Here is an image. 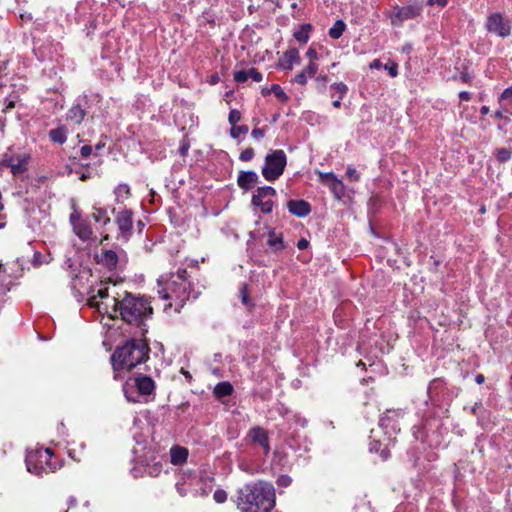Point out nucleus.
I'll list each match as a JSON object with an SVG mask.
<instances>
[{
	"mask_svg": "<svg viewBox=\"0 0 512 512\" xmlns=\"http://www.w3.org/2000/svg\"><path fill=\"white\" fill-rule=\"evenodd\" d=\"M128 294L125 295L122 301L112 298L113 312L110 313V318L118 322V313L121 317L120 323H116L109 327L108 339L115 344V350L110 357L111 365L113 368L114 379L121 380L123 374L128 371V308L125 305V300Z\"/></svg>",
	"mask_w": 512,
	"mask_h": 512,
	"instance_id": "obj_1",
	"label": "nucleus"
},
{
	"mask_svg": "<svg viewBox=\"0 0 512 512\" xmlns=\"http://www.w3.org/2000/svg\"><path fill=\"white\" fill-rule=\"evenodd\" d=\"M234 502L240 512H270L275 505V490L267 482L247 483L237 490Z\"/></svg>",
	"mask_w": 512,
	"mask_h": 512,
	"instance_id": "obj_2",
	"label": "nucleus"
},
{
	"mask_svg": "<svg viewBox=\"0 0 512 512\" xmlns=\"http://www.w3.org/2000/svg\"><path fill=\"white\" fill-rule=\"evenodd\" d=\"M193 290L192 283L178 282L177 280H168L162 290H159V295L164 300H169L164 305V311L174 308L175 313H180L190 298Z\"/></svg>",
	"mask_w": 512,
	"mask_h": 512,
	"instance_id": "obj_3",
	"label": "nucleus"
},
{
	"mask_svg": "<svg viewBox=\"0 0 512 512\" xmlns=\"http://www.w3.org/2000/svg\"><path fill=\"white\" fill-rule=\"evenodd\" d=\"M152 315L153 307L150 298L130 293V325L135 322L144 335L147 333L145 320L151 318Z\"/></svg>",
	"mask_w": 512,
	"mask_h": 512,
	"instance_id": "obj_4",
	"label": "nucleus"
},
{
	"mask_svg": "<svg viewBox=\"0 0 512 512\" xmlns=\"http://www.w3.org/2000/svg\"><path fill=\"white\" fill-rule=\"evenodd\" d=\"M423 4L420 1H414L408 5H394L385 11V16L390 20L393 27H402L405 21L415 20L423 13Z\"/></svg>",
	"mask_w": 512,
	"mask_h": 512,
	"instance_id": "obj_5",
	"label": "nucleus"
},
{
	"mask_svg": "<svg viewBox=\"0 0 512 512\" xmlns=\"http://www.w3.org/2000/svg\"><path fill=\"white\" fill-rule=\"evenodd\" d=\"M54 456L52 449L41 448L30 451L26 456L27 469L30 472L40 475L43 472H52L55 466L52 465L51 459Z\"/></svg>",
	"mask_w": 512,
	"mask_h": 512,
	"instance_id": "obj_6",
	"label": "nucleus"
},
{
	"mask_svg": "<svg viewBox=\"0 0 512 512\" xmlns=\"http://www.w3.org/2000/svg\"><path fill=\"white\" fill-rule=\"evenodd\" d=\"M287 165V156L281 149L272 150L265 157V163L262 167L263 177L270 182H273L283 174Z\"/></svg>",
	"mask_w": 512,
	"mask_h": 512,
	"instance_id": "obj_7",
	"label": "nucleus"
},
{
	"mask_svg": "<svg viewBox=\"0 0 512 512\" xmlns=\"http://www.w3.org/2000/svg\"><path fill=\"white\" fill-rule=\"evenodd\" d=\"M134 386L139 396L142 397V400H137L130 396V402L148 403L149 401L154 400L156 383L152 377L139 374L134 377Z\"/></svg>",
	"mask_w": 512,
	"mask_h": 512,
	"instance_id": "obj_8",
	"label": "nucleus"
},
{
	"mask_svg": "<svg viewBox=\"0 0 512 512\" xmlns=\"http://www.w3.org/2000/svg\"><path fill=\"white\" fill-rule=\"evenodd\" d=\"M150 351L146 338H130V371L137 365L146 362L150 358Z\"/></svg>",
	"mask_w": 512,
	"mask_h": 512,
	"instance_id": "obj_9",
	"label": "nucleus"
},
{
	"mask_svg": "<svg viewBox=\"0 0 512 512\" xmlns=\"http://www.w3.org/2000/svg\"><path fill=\"white\" fill-rule=\"evenodd\" d=\"M245 441L248 445L259 446L265 456L270 453L269 432L261 426L251 427L246 434Z\"/></svg>",
	"mask_w": 512,
	"mask_h": 512,
	"instance_id": "obj_10",
	"label": "nucleus"
},
{
	"mask_svg": "<svg viewBox=\"0 0 512 512\" xmlns=\"http://www.w3.org/2000/svg\"><path fill=\"white\" fill-rule=\"evenodd\" d=\"M486 30L498 37L505 38L511 34L510 20L505 19L501 13H492L488 16Z\"/></svg>",
	"mask_w": 512,
	"mask_h": 512,
	"instance_id": "obj_11",
	"label": "nucleus"
},
{
	"mask_svg": "<svg viewBox=\"0 0 512 512\" xmlns=\"http://www.w3.org/2000/svg\"><path fill=\"white\" fill-rule=\"evenodd\" d=\"M404 411L401 409H387L379 420V425L385 430L393 433L400 432L399 419L403 418Z\"/></svg>",
	"mask_w": 512,
	"mask_h": 512,
	"instance_id": "obj_12",
	"label": "nucleus"
},
{
	"mask_svg": "<svg viewBox=\"0 0 512 512\" xmlns=\"http://www.w3.org/2000/svg\"><path fill=\"white\" fill-rule=\"evenodd\" d=\"M116 201L118 204L123 205V210H120L122 215L120 219V229L125 232L128 230V212L125 210L124 202L128 198V185H119L115 190ZM119 209H121L119 207Z\"/></svg>",
	"mask_w": 512,
	"mask_h": 512,
	"instance_id": "obj_13",
	"label": "nucleus"
},
{
	"mask_svg": "<svg viewBox=\"0 0 512 512\" xmlns=\"http://www.w3.org/2000/svg\"><path fill=\"white\" fill-rule=\"evenodd\" d=\"M301 58L297 48H289L279 59L278 67L282 70L291 71L295 64H300Z\"/></svg>",
	"mask_w": 512,
	"mask_h": 512,
	"instance_id": "obj_14",
	"label": "nucleus"
},
{
	"mask_svg": "<svg viewBox=\"0 0 512 512\" xmlns=\"http://www.w3.org/2000/svg\"><path fill=\"white\" fill-rule=\"evenodd\" d=\"M259 182V176L255 171H240L237 177V185L243 191L251 190Z\"/></svg>",
	"mask_w": 512,
	"mask_h": 512,
	"instance_id": "obj_15",
	"label": "nucleus"
},
{
	"mask_svg": "<svg viewBox=\"0 0 512 512\" xmlns=\"http://www.w3.org/2000/svg\"><path fill=\"white\" fill-rule=\"evenodd\" d=\"M287 209L290 214L303 218L310 214L311 205L305 200H289L287 202Z\"/></svg>",
	"mask_w": 512,
	"mask_h": 512,
	"instance_id": "obj_16",
	"label": "nucleus"
},
{
	"mask_svg": "<svg viewBox=\"0 0 512 512\" xmlns=\"http://www.w3.org/2000/svg\"><path fill=\"white\" fill-rule=\"evenodd\" d=\"M170 463L174 466H181L187 462L189 450L180 445H173L169 451Z\"/></svg>",
	"mask_w": 512,
	"mask_h": 512,
	"instance_id": "obj_17",
	"label": "nucleus"
},
{
	"mask_svg": "<svg viewBox=\"0 0 512 512\" xmlns=\"http://www.w3.org/2000/svg\"><path fill=\"white\" fill-rule=\"evenodd\" d=\"M249 78H251L255 82H261L263 79V75L256 68L251 67L247 70H238L233 74V79L236 83H244Z\"/></svg>",
	"mask_w": 512,
	"mask_h": 512,
	"instance_id": "obj_18",
	"label": "nucleus"
},
{
	"mask_svg": "<svg viewBox=\"0 0 512 512\" xmlns=\"http://www.w3.org/2000/svg\"><path fill=\"white\" fill-rule=\"evenodd\" d=\"M76 233L82 240H97L98 237L94 235L93 225L90 219H85L76 226Z\"/></svg>",
	"mask_w": 512,
	"mask_h": 512,
	"instance_id": "obj_19",
	"label": "nucleus"
},
{
	"mask_svg": "<svg viewBox=\"0 0 512 512\" xmlns=\"http://www.w3.org/2000/svg\"><path fill=\"white\" fill-rule=\"evenodd\" d=\"M97 262L109 270L116 268L118 256L113 250H102L100 255H96Z\"/></svg>",
	"mask_w": 512,
	"mask_h": 512,
	"instance_id": "obj_20",
	"label": "nucleus"
},
{
	"mask_svg": "<svg viewBox=\"0 0 512 512\" xmlns=\"http://www.w3.org/2000/svg\"><path fill=\"white\" fill-rule=\"evenodd\" d=\"M323 179L329 180V187L332 191V193L340 199L344 192V185L342 181L337 179V177L332 173H326L322 175Z\"/></svg>",
	"mask_w": 512,
	"mask_h": 512,
	"instance_id": "obj_21",
	"label": "nucleus"
},
{
	"mask_svg": "<svg viewBox=\"0 0 512 512\" xmlns=\"http://www.w3.org/2000/svg\"><path fill=\"white\" fill-rule=\"evenodd\" d=\"M30 156L29 155H18L16 157V161L14 165H10L11 173L16 176L23 174L28 170V162H29Z\"/></svg>",
	"mask_w": 512,
	"mask_h": 512,
	"instance_id": "obj_22",
	"label": "nucleus"
},
{
	"mask_svg": "<svg viewBox=\"0 0 512 512\" xmlns=\"http://www.w3.org/2000/svg\"><path fill=\"white\" fill-rule=\"evenodd\" d=\"M87 219L91 220L92 225L95 227L96 230H100L106 224L110 223V218L107 216L106 212L102 210H97L96 212L88 216Z\"/></svg>",
	"mask_w": 512,
	"mask_h": 512,
	"instance_id": "obj_23",
	"label": "nucleus"
},
{
	"mask_svg": "<svg viewBox=\"0 0 512 512\" xmlns=\"http://www.w3.org/2000/svg\"><path fill=\"white\" fill-rule=\"evenodd\" d=\"M274 94L275 97L282 103H286L289 100L288 95L284 92L279 84H273L270 88H263L261 94L265 97L270 94Z\"/></svg>",
	"mask_w": 512,
	"mask_h": 512,
	"instance_id": "obj_24",
	"label": "nucleus"
},
{
	"mask_svg": "<svg viewBox=\"0 0 512 512\" xmlns=\"http://www.w3.org/2000/svg\"><path fill=\"white\" fill-rule=\"evenodd\" d=\"M87 112L79 104L72 106L67 112V119L75 124H80Z\"/></svg>",
	"mask_w": 512,
	"mask_h": 512,
	"instance_id": "obj_25",
	"label": "nucleus"
},
{
	"mask_svg": "<svg viewBox=\"0 0 512 512\" xmlns=\"http://www.w3.org/2000/svg\"><path fill=\"white\" fill-rule=\"evenodd\" d=\"M267 245L275 252L281 251L285 248L282 235L276 234L274 229L270 230L268 233Z\"/></svg>",
	"mask_w": 512,
	"mask_h": 512,
	"instance_id": "obj_26",
	"label": "nucleus"
},
{
	"mask_svg": "<svg viewBox=\"0 0 512 512\" xmlns=\"http://www.w3.org/2000/svg\"><path fill=\"white\" fill-rule=\"evenodd\" d=\"M234 391L233 385L228 381L219 382L214 387V395L216 398L230 396Z\"/></svg>",
	"mask_w": 512,
	"mask_h": 512,
	"instance_id": "obj_27",
	"label": "nucleus"
},
{
	"mask_svg": "<svg viewBox=\"0 0 512 512\" xmlns=\"http://www.w3.org/2000/svg\"><path fill=\"white\" fill-rule=\"evenodd\" d=\"M331 90L335 91L336 94H339V99H336L332 102L333 107L340 108L341 107V100L345 97V95L348 92V86L343 83H333L330 86Z\"/></svg>",
	"mask_w": 512,
	"mask_h": 512,
	"instance_id": "obj_28",
	"label": "nucleus"
},
{
	"mask_svg": "<svg viewBox=\"0 0 512 512\" xmlns=\"http://www.w3.org/2000/svg\"><path fill=\"white\" fill-rule=\"evenodd\" d=\"M49 138L52 142L64 144L67 140V129L64 126L49 131Z\"/></svg>",
	"mask_w": 512,
	"mask_h": 512,
	"instance_id": "obj_29",
	"label": "nucleus"
},
{
	"mask_svg": "<svg viewBox=\"0 0 512 512\" xmlns=\"http://www.w3.org/2000/svg\"><path fill=\"white\" fill-rule=\"evenodd\" d=\"M311 30L312 25L309 23H305L300 26L299 30L294 32L293 36L298 42L306 44L309 41V33Z\"/></svg>",
	"mask_w": 512,
	"mask_h": 512,
	"instance_id": "obj_30",
	"label": "nucleus"
},
{
	"mask_svg": "<svg viewBox=\"0 0 512 512\" xmlns=\"http://www.w3.org/2000/svg\"><path fill=\"white\" fill-rule=\"evenodd\" d=\"M346 29V24L343 20H337L334 22L333 26L329 29L328 35L330 38L336 40L339 39Z\"/></svg>",
	"mask_w": 512,
	"mask_h": 512,
	"instance_id": "obj_31",
	"label": "nucleus"
},
{
	"mask_svg": "<svg viewBox=\"0 0 512 512\" xmlns=\"http://www.w3.org/2000/svg\"><path fill=\"white\" fill-rule=\"evenodd\" d=\"M107 297H108V289L100 288L97 290L96 294H93L88 298V305L92 308L100 309V303L97 301V298L104 299Z\"/></svg>",
	"mask_w": 512,
	"mask_h": 512,
	"instance_id": "obj_32",
	"label": "nucleus"
},
{
	"mask_svg": "<svg viewBox=\"0 0 512 512\" xmlns=\"http://www.w3.org/2000/svg\"><path fill=\"white\" fill-rule=\"evenodd\" d=\"M328 76L326 74H318L314 78V87L318 92H324L328 84Z\"/></svg>",
	"mask_w": 512,
	"mask_h": 512,
	"instance_id": "obj_33",
	"label": "nucleus"
},
{
	"mask_svg": "<svg viewBox=\"0 0 512 512\" xmlns=\"http://www.w3.org/2000/svg\"><path fill=\"white\" fill-rule=\"evenodd\" d=\"M249 131V128L247 125H234V126H231V129H230V136L233 138V139H237L241 134H247Z\"/></svg>",
	"mask_w": 512,
	"mask_h": 512,
	"instance_id": "obj_34",
	"label": "nucleus"
},
{
	"mask_svg": "<svg viewBox=\"0 0 512 512\" xmlns=\"http://www.w3.org/2000/svg\"><path fill=\"white\" fill-rule=\"evenodd\" d=\"M259 207L261 212L264 214H269L273 211L274 202L271 199L260 201L259 204L255 205Z\"/></svg>",
	"mask_w": 512,
	"mask_h": 512,
	"instance_id": "obj_35",
	"label": "nucleus"
},
{
	"mask_svg": "<svg viewBox=\"0 0 512 512\" xmlns=\"http://www.w3.org/2000/svg\"><path fill=\"white\" fill-rule=\"evenodd\" d=\"M309 78H315L318 75L319 66L317 63L308 62L303 68Z\"/></svg>",
	"mask_w": 512,
	"mask_h": 512,
	"instance_id": "obj_36",
	"label": "nucleus"
},
{
	"mask_svg": "<svg viewBox=\"0 0 512 512\" xmlns=\"http://www.w3.org/2000/svg\"><path fill=\"white\" fill-rule=\"evenodd\" d=\"M292 83H297L301 86H305L308 82V76L306 72L302 69L300 72H298L294 78L291 80Z\"/></svg>",
	"mask_w": 512,
	"mask_h": 512,
	"instance_id": "obj_37",
	"label": "nucleus"
},
{
	"mask_svg": "<svg viewBox=\"0 0 512 512\" xmlns=\"http://www.w3.org/2000/svg\"><path fill=\"white\" fill-rule=\"evenodd\" d=\"M255 156V151L252 147H248L246 149H244L240 155H239V160L243 161V162H248V161H251Z\"/></svg>",
	"mask_w": 512,
	"mask_h": 512,
	"instance_id": "obj_38",
	"label": "nucleus"
},
{
	"mask_svg": "<svg viewBox=\"0 0 512 512\" xmlns=\"http://www.w3.org/2000/svg\"><path fill=\"white\" fill-rule=\"evenodd\" d=\"M241 112L237 109H231L228 115V122L231 126H234L241 120Z\"/></svg>",
	"mask_w": 512,
	"mask_h": 512,
	"instance_id": "obj_39",
	"label": "nucleus"
},
{
	"mask_svg": "<svg viewBox=\"0 0 512 512\" xmlns=\"http://www.w3.org/2000/svg\"><path fill=\"white\" fill-rule=\"evenodd\" d=\"M178 282L191 283L189 281V274L186 268H178L176 272V279Z\"/></svg>",
	"mask_w": 512,
	"mask_h": 512,
	"instance_id": "obj_40",
	"label": "nucleus"
},
{
	"mask_svg": "<svg viewBox=\"0 0 512 512\" xmlns=\"http://www.w3.org/2000/svg\"><path fill=\"white\" fill-rule=\"evenodd\" d=\"M496 156H497L498 160H500L501 162H505L511 158L512 152H511V150H508L505 148H500V149H497Z\"/></svg>",
	"mask_w": 512,
	"mask_h": 512,
	"instance_id": "obj_41",
	"label": "nucleus"
},
{
	"mask_svg": "<svg viewBox=\"0 0 512 512\" xmlns=\"http://www.w3.org/2000/svg\"><path fill=\"white\" fill-rule=\"evenodd\" d=\"M383 68L388 72V74L394 78L398 75V64L394 61L387 63L383 66Z\"/></svg>",
	"mask_w": 512,
	"mask_h": 512,
	"instance_id": "obj_42",
	"label": "nucleus"
},
{
	"mask_svg": "<svg viewBox=\"0 0 512 512\" xmlns=\"http://www.w3.org/2000/svg\"><path fill=\"white\" fill-rule=\"evenodd\" d=\"M213 499L215 500V502H217L219 504L226 502V500H227L226 491L223 489H217L213 494Z\"/></svg>",
	"mask_w": 512,
	"mask_h": 512,
	"instance_id": "obj_43",
	"label": "nucleus"
},
{
	"mask_svg": "<svg viewBox=\"0 0 512 512\" xmlns=\"http://www.w3.org/2000/svg\"><path fill=\"white\" fill-rule=\"evenodd\" d=\"M305 56L309 59V62L316 63L319 60V55L313 46H310L306 51Z\"/></svg>",
	"mask_w": 512,
	"mask_h": 512,
	"instance_id": "obj_44",
	"label": "nucleus"
},
{
	"mask_svg": "<svg viewBox=\"0 0 512 512\" xmlns=\"http://www.w3.org/2000/svg\"><path fill=\"white\" fill-rule=\"evenodd\" d=\"M265 133H266V128H258V127H254V129L252 130L251 132V137L256 140V141H259L261 140L262 138H264L265 136Z\"/></svg>",
	"mask_w": 512,
	"mask_h": 512,
	"instance_id": "obj_45",
	"label": "nucleus"
},
{
	"mask_svg": "<svg viewBox=\"0 0 512 512\" xmlns=\"http://www.w3.org/2000/svg\"><path fill=\"white\" fill-rule=\"evenodd\" d=\"M268 196H266L265 194H263V192L260 190V187L257 188L256 190V193L253 194L252 196V204L253 205H256V204H259L260 201H264L265 198H267Z\"/></svg>",
	"mask_w": 512,
	"mask_h": 512,
	"instance_id": "obj_46",
	"label": "nucleus"
},
{
	"mask_svg": "<svg viewBox=\"0 0 512 512\" xmlns=\"http://www.w3.org/2000/svg\"><path fill=\"white\" fill-rule=\"evenodd\" d=\"M346 174L351 181H358L360 178V175L357 172V170L351 166L347 168Z\"/></svg>",
	"mask_w": 512,
	"mask_h": 512,
	"instance_id": "obj_47",
	"label": "nucleus"
},
{
	"mask_svg": "<svg viewBox=\"0 0 512 512\" xmlns=\"http://www.w3.org/2000/svg\"><path fill=\"white\" fill-rule=\"evenodd\" d=\"M499 101H512V86L506 88L500 95Z\"/></svg>",
	"mask_w": 512,
	"mask_h": 512,
	"instance_id": "obj_48",
	"label": "nucleus"
},
{
	"mask_svg": "<svg viewBox=\"0 0 512 512\" xmlns=\"http://www.w3.org/2000/svg\"><path fill=\"white\" fill-rule=\"evenodd\" d=\"M97 26H98L97 19L96 18L90 19L89 25L86 28V30H87L86 35L90 36L97 29Z\"/></svg>",
	"mask_w": 512,
	"mask_h": 512,
	"instance_id": "obj_49",
	"label": "nucleus"
},
{
	"mask_svg": "<svg viewBox=\"0 0 512 512\" xmlns=\"http://www.w3.org/2000/svg\"><path fill=\"white\" fill-rule=\"evenodd\" d=\"M15 161H16V158L14 156L5 154L2 159V165L10 168V165H14Z\"/></svg>",
	"mask_w": 512,
	"mask_h": 512,
	"instance_id": "obj_50",
	"label": "nucleus"
},
{
	"mask_svg": "<svg viewBox=\"0 0 512 512\" xmlns=\"http://www.w3.org/2000/svg\"><path fill=\"white\" fill-rule=\"evenodd\" d=\"M93 148L90 145H83L80 148V154L83 158H87L92 154Z\"/></svg>",
	"mask_w": 512,
	"mask_h": 512,
	"instance_id": "obj_51",
	"label": "nucleus"
},
{
	"mask_svg": "<svg viewBox=\"0 0 512 512\" xmlns=\"http://www.w3.org/2000/svg\"><path fill=\"white\" fill-rule=\"evenodd\" d=\"M448 2H449V0H427V5H429V6L437 5L440 8H444L445 6H447Z\"/></svg>",
	"mask_w": 512,
	"mask_h": 512,
	"instance_id": "obj_52",
	"label": "nucleus"
},
{
	"mask_svg": "<svg viewBox=\"0 0 512 512\" xmlns=\"http://www.w3.org/2000/svg\"><path fill=\"white\" fill-rule=\"evenodd\" d=\"M260 190L268 197H273L276 195V190L271 186L260 187Z\"/></svg>",
	"mask_w": 512,
	"mask_h": 512,
	"instance_id": "obj_53",
	"label": "nucleus"
},
{
	"mask_svg": "<svg viewBox=\"0 0 512 512\" xmlns=\"http://www.w3.org/2000/svg\"><path fill=\"white\" fill-rule=\"evenodd\" d=\"M241 296H242V302L243 304L245 305H248L249 304V297H248V292H247V287L246 285H244L241 290Z\"/></svg>",
	"mask_w": 512,
	"mask_h": 512,
	"instance_id": "obj_54",
	"label": "nucleus"
},
{
	"mask_svg": "<svg viewBox=\"0 0 512 512\" xmlns=\"http://www.w3.org/2000/svg\"><path fill=\"white\" fill-rule=\"evenodd\" d=\"M309 246V241L305 238H301L297 242V248L300 250H305Z\"/></svg>",
	"mask_w": 512,
	"mask_h": 512,
	"instance_id": "obj_55",
	"label": "nucleus"
},
{
	"mask_svg": "<svg viewBox=\"0 0 512 512\" xmlns=\"http://www.w3.org/2000/svg\"><path fill=\"white\" fill-rule=\"evenodd\" d=\"M383 66H384V65H382V63H381V61H380L379 59H374V60L370 63V65H369V67H370L371 69H380V68H382Z\"/></svg>",
	"mask_w": 512,
	"mask_h": 512,
	"instance_id": "obj_56",
	"label": "nucleus"
},
{
	"mask_svg": "<svg viewBox=\"0 0 512 512\" xmlns=\"http://www.w3.org/2000/svg\"><path fill=\"white\" fill-rule=\"evenodd\" d=\"M460 80L463 83L470 84L471 83V76L467 72L461 73Z\"/></svg>",
	"mask_w": 512,
	"mask_h": 512,
	"instance_id": "obj_57",
	"label": "nucleus"
},
{
	"mask_svg": "<svg viewBox=\"0 0 512 512\" xmlns=\"http://www.w3.org/2000/svg\"><path fill=\"white\" fill-rule=\"evenodd\" d=\"M459 98L462 101H469L471 99V94L468 91H462L459 93Z\"/></svg>",
	"mask_w": 512,
	"mask_h": 512,
	"instance_id": "obj_58",
	"label": "nucleus"
},
{
	"mask_svg": "<svg viewBox=\"0 0 512 512\" xmlns=\"http://www.w3.org/2000/svg\"><path fill=\"white\" fill-rule=\"evenodd\" d=\"M77 505V500L74 496L68 498V509L73 508Z\"/></svg>",
	"mask_w": 512,
	"mask_h": 512,
	"instance_id": "obj_59",
	"label": "nucleus"
},
{
	"mask_svg": "<svg viewBox=\"0 0 512 512\" xmlns=\"http://www.w3.org/2000/svg\"><path fill=\"white\" fill-rule=\"evenodd\" d=\"M15 107V101L13 100H8L6 101V104H5V108H4V111H8V110H11Z\"/></svg>",
	"mask_w": 512,
	"mask_h": 512,
	"instance_id": "obj_60",
	"label": "nucleus"
},
{
	"mask_svg": "<svg viewBox=\"0 0 512 512\" xmlns=\"http://www.w3.org/2000/svg\"><path fill=\"white\" fill-rule=\"evenodd\" d=\"M475 382L479 385L483 384L485 382V377L483 374H477L475 376Z\"/></svg>",
	"mask_w": 512,
	"mask_h": 512,
	"instance_id": "obj_61",
	"label": "nucleus"
},
{
	"mask_svg": "<svg viewBox=\"0 0 512 512\" xmlns=\"http://www.w3.org/2000/svg\"><path fill=\"white\" fill-rule=\"evenodd\" d=\"M180 373L188 380V381H191L192 380V375L190 374L189 371L185 370L184 368H181L180 370Z\"/></svg>",
	"mask_w": 512,
	"mask_h": 512,
	"instance_id": "obj_62",
	"label": "nucleus"
},
{
	"mask_svg": "<svg viewBox=\"0 0 512 512\" xmlns=\"http://www.w3.org/2000/svg\"><path fill=\"white\" fill-rule=\"evenodd\" d=\"M381 457L383 460H387L389 457H390V452L387 448H384L381 453H380Z\"/></svg>",
	"mask_w": 512,
	"mask_h": 512,
	"instance_id": "obj_63",
	"label": "nucleus"
},
{
	"mask_svg": "<svg viewBox=\"0 0 512 512\" xmlns=\"http://www.w3.org/2000/svg\"><path fill=\"white\" fill-rule=\"evenodd\" d=\"M188 149H189V145H188V144H186V143H184V144L180 147V149H179L180 154H181L182 156H185V155L187 154Z\"/></svg>",
	"mask_w": 512,
	"mask_h": 512,
	"instance_id": "obj_64",
	"label": "nucleus"
}]
</instances>
